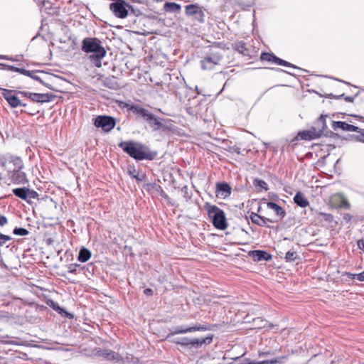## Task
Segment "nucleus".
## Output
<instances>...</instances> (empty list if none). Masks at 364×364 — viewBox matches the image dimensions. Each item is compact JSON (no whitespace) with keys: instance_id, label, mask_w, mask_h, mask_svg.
<instances>
[{"instance_id":"obj_29","label":"nucleus","mask_w":364,"mask_h":364,"mask_svg":"<svg viewBox=\"0 0 364 364\" xmlns=\"http://www.w3.org/2000/svg\"><path fill=\"white\" fill-rule=\"evenodd\" d=\"M128 173L134 178H135L137 181H142L144 179V175L143 174H139L136 173L135 168H129L128 169Z\"/></svg>"},{"instance_id":"obj_42","label":"nucleus","mask_w":364,"mask_h":364,"mask_svg":"<svg viewBox=\"0 0 364 364\" xmlns=\"http://www.w3.org/2000/svg\"><path fill=\"white\" fill-rule=\"evenodd\" d=\"M7 223H8L7 218L4 215H0V225L3 226V225H6Z\"/></svg>"},{"instance_id":"obj_31","label":"nucleus","mask_w":364,"mask_h":364,"mask_svg":"<svg viewBox=\"0 0 364 364\" xmlns=\"http://www.w3.org/2000/svg\"><path fill=\"white\" fill-rule=\"evenodd\" d=\"M254 185L255 186H257V187H259L260 188L262 189H264V191H267L268 190V185L267 183L263 181V180H261V179H255L254 181Z\"/></svg>"},{"instance_id":"obj_25","label":"nucleus","mask_w":364,"mask_h":364,"mask_svg":"<svg viewBox=\"0 0 364 364\" xmlns=\"http://www.w3.org/2000/svg\"><path fill=\"white\" fill-rule=\"evenodd\" d=\"M339 201V207L344 209L350 208V203L342 193H338L335 196Z\"/></svg>"},{"instance_id":"obj_35","label":"nucleus","mask_w":364,"mask_h":364,"mask_svg":"<svg viewBox=\"0 0 364 364\" xmlns=\"http://www.w3.org/2000/svg\"><path fill=\"white\" fill-rule=\"evenodd\" d=\"M50 306H51L54 310H55L56 311H58L60 314H63V313H66L63 309H61L59 305L51 301H50Z\"/></svg>"},{"instance_id":"obj_4","label":"nucleus","mask_w":364,"mask_h":364,"mask_svg":"<svg viewBox=\"0 0 364 364\" xmlns=\"http://www.w3.org/2000/svg\"><path fill=\"white\" fill-rule=\"evenodd\" d=\"M223 50L219 46H213L209 48L208 53L200 60V65L203 70H212L218 65L223 58Z\"/></svg>"},{"instance_id":"obj_40","label":"nucleus","mask_w":364,"mask_h":364,"mask_svg":"<svg viewBox=\"0 0 364 364\" xmlns=\"http://www.w3.org/2000/svg\"><path fill=\"white\" fill-rule=\"evenodd\" d=\"M196 16V18L200 22L204 21V13L200 9V13H197Z\"/></svg>"},{"instance_id":"obj_5","label":"nucleus","mask_w":364,"mask_h":364,"mask_svg":"<svg viewBox=\"0 0 364 364\" xmlns=\"http://www.w3.org/2000/svg\"><path fill=\"white\" fill-rule=\"evenodd\" d=\"M316 124L321 125V128L316 129V127H311L308 130L299 132L297 134V137L303 140H312L320 137L326 127L324 117L321 116L317 120Z\"/></svg>"},{"instance_id":"obj_28","label":"nucleus","mask_w":364,"mask_h":364,"mask_svg":"<svg viewBox=\"0 0 364 364\" xmlns=\"http://www.w3.org/2000/svg\"><path fill=\"white\" fill-rule=\"evenodd\" d=\"M19 73L42 82L40 77L36 75L33 71L27 70L26 69L22 68L21 70H19Z\"/></svg>"},{"instance_id":"obj_39","label":"nucleus","mask_w":364,"mask_h":364,"mask_svg":"<svg viewBox=\"0 0 364 364\" xmlns=\"http://www.w3.org/2000/svg\"><path fill=\"white\" fill-rule=\"evenodd\" d=\"M79 267V264H70L68 266V272L70 273H75L77 271V268Z\"/></svg>"},{"instance_id":"obj_24","label":"nucleus","mask_w":364,"mask_h":364,"mask_svg":"<svg viewBox=\"0 0 364 364\" xmlns=\"http://www.w3.org/2000/svg\"><path fill=\"white\" fill-rule=\"evenodd\" d=\"M185 12L187 16H194L200 13V7L198 4H190L185 7Z\"/></svg>"},{"instance_id":"obj_30","label":"nucleus","mask_w":364,"mask_h":364,"mask_svg":"<svg viewBox=\"0 0 364 364\" xmlns=\"http://www.w3.org/2000/svg\"><path fill=\"white\" fill-rule=\"evenodd\" d=\"M102 355L107 360H112L118 358V354L114 351H105L102 353Z\"/></svg>"},{"instance_id":"obj_22","label":"nucleus","mask_w":364,"mask_h":364,"mask_svg":"<svg viewBox=\"0 0 364 364\" xmlns=\"http://www.w3.org/2000/svg\"><path fill=\"white\" fill-rule=\"evenodd\" d=\"M267 206L269 209L273 210L275 212L276 215L279 216L280 218H283L286 215V213L282 209V208L275 203L268 202L267 203Z\"/></svg>"},{"instance_id":"obj_23","label":"nucleus","mask_w":364,"mask_h":364,"mask_svg":"<svg viewBox=\"0 0 364 364\" xmlns=\"http://www.w3.org/2000/svg\"><path fill=\"white\" fill-rule=\"evenodd\" d=\"M91 255L92 253L88 249L82 247L79 252L77 259L81 262H86L90 259Z\"/></svg>"},{"instance_id":"obj_49","label":"nucleus","mask_w":364,"mask_h":364,"mask_svg":"<svg viewBox=\"0 0 364 364\" xmlns=\"http://www.w3.org/2000/svg\"><path fill=\"white\" fill-rule=\"evenodd\" d=\"M0 59L11 60V58H9L8 56H6V55H0Z\"/></svg>"},{"instance_id":"obj_45","label":"nucleus","mask_w":364,"mask_h":364,"mask_svg":"<svg viewBox=\"0 0 364 364\" xmlns=\"http://www.w3.org/2000/svg\"><path fill=\"white\" fill-rule=\"evenodd\" d=\"M9 69L12 71L18 72L19 73V70H21L22 68H18L12 65H9Z\"/></svg>"},{"instance_id":"obj_44","label":"nucleus","mask_w":364,"mask_h":364,"mask_svg":"<svg viewBox=\"0 0 364 364\" xmlns=\"http://www.w3.org/2000/svg\"><path fill=\"white\" fill-rule=\"evenodd\" d=\"M355 277L359 281H364V271L360 274H356Z\"/></svg>"},{"instance_id":"obj_10","label":"nucleus","mask_w":364,"mask_h":364,"mask_svg":"<svg viewBox=\"0 0 364 364\" xmlns=\"http://www.w3.org/2000/svg\"><path fill=\"white\" fill-rule=\"evenodd\" d=\"M126 4L124 1L112 3L109 5L110 10L117 18H124L127 16L128 11L125 7Z\"/></svg>"},{"instance_id":"obj_17","label":"nucleus","mask_w":364,"mask_h":364,"mask_svg":"<svg viewBox=\"0 0 364 364\" xmlns=\"http://www.w3.org/2000/svg\"><path fill=\"white\" fill-rule=\"evenodd\" d=\"M207 330L206 327H204L203 326H199L197 327H189V328H181V327H177L175 328V330L169 335H168V338H169L171 335L175 334H182V333H186L188 332H193L196 331H205Z\"/></svg>"},{"instance_id":"obj_43","label":"nucleus","mask_w":364,"mask_h":364,"mask_svg":"<svg viewBox=\"0 0 364 364\" xmlns=\"http://www.w3.org/2000/svg\"><path fill=\"white\" fill-rule=\"evenodd\" d=\"M17 95H20L22 97H25L29 99V95H31V92H23V91H18L16 92Z\"/></svg>"},{"instance_id":"obj_20","label":"nucleus","mask_w":364,"mask_h":364,"mask_svg":"<svg viewBox=\"0 0 364 364\" xmlns=\"http://www.w3.org/2000/svg\"><path fill=\"white\" fill-rule=\"evenodd\" d=\"M250 218L253 223L258 225L259 226H264L267 224V221L271 222V223L273 222L272 220H271L268 218H266L264 217L260 216L259 215H258L255 213H251Z\"/></svg>"},{"instance_id":"obj_1","label":"nucleus","mask_w":364,"mask_h":364,"mask_svg":"<svg viewBox=\"0 0 364 364\" xmlns=\"http://www.w3.org/2000/svg\"><path fill=\"white\" fill-rule=\"evenodd\" d=\"M81 49L86 53H92L89 58L97 68L102 67V59L105 57L107 51L100 40L97 38H85L82 41Z\"/></svg>"},{"instance_id":"obj_7","label":"nucleus","mask_w":364,"mask_h":364,"mask_svg":"<svg viewBox=\"0 0 364 364\" xmlns=\"http://www.w3.org/2000/svg\"><path fill=\"white\" fill-rule=\"evenodd\" d=\"M115 119L109 116L100 115L94 119V125L104 132H110L115 126Z\"/></svg>"},{"instance_id":"obj_34","label":"nucleus","mask_w":364,"mask_h":364,"mask_svg":"<svg viewBox=\"0 0 364 364\" xmlns=\"http://www.w3.org/2000/svg\"><path fill=\"white\" fill-rule=\"evenodd\" d=\"M14 234H15L16 235L25 236V235H28V231L26 229L23 228H16L14 230Z\"/></svg>"},{"instance_id":"obj_47","label":"nucleus","mask_w":364,"mask_h":364,"mask_svg":"<svg viewBox=\"0 0 364 364\" xmlns=\"http://www.w3.org/2000/svg\"><path fill=\"white\" fill-rule=\"evenodd\" d=\"M345 100L348 102H353L354 100V97H346Z\"/></svg>"},{"instance_id":"obj_13","label":"nucleus","mask_w":364,"mask_h":364,"mask_svg":"<svg viewBox=\"0 0 364 364\" xmlns=\"http://www.w3.org/2000/svg\"><path fill=\"white\" fill-rule=\"evenodd\" d=\"M260 59L262 60L272 62V63H276L277 65H280L292 67L294 68H296L295 66L291 65L290 63L287 62L282 59H280V58H277V56H275L274 55H273L272 53H262V55L260 56Z\"/></svg>"},{"instance_id":"obj_3","label":"nucleus","mask_w":364,"mask_h":364,"mask_svg":"<svg viewBox=\"0 0 364 364\" xmlns=\"http://www.w3.org/2000/svg\"><path fill=\"white\" fill-rule=\"evenodd\" d=\"M205 209L208 212V216L211 218L213 225L219 230H225L228 227V223L224 211L215 205L209 203L205 204Z\"/></svg>"},{"instance_id":"obj_14","label":"nucleus","mask_w":364,"mask_h":364,"mask_svg":"<svg viewBox=\"0 0 364 364\" xmlns=\"http://www.w3.org/2000/svg\"><path fill=\"white\" fill-rule=\"evenodd\" d=\"M12 182L15 184H25L28 183V179L25 172L19 170H14L11 176Z\"/></svg>"},{"instance_id":"obj_52","label":"nucleus","mask_w":364,"mask_h":364,"mask_svg":"<svg viewBox=\"0 0 364 364\" xmlns=\"http://www.w3.org/2000/svg\"><path fill=\"white\" fill-rule=\"evenodd\" d=\"M360 141L364 142V134L362 136V139H360Z\"/></svg>"},{"instance_id":"obj_48","label":"nucleus","mask_w":364,"mask_h":364,"mask_svg":"<svg viewBox=\"0 0 364 364\" xmlns=\"http://www.w3.org/2000/svg\"><path fill=\"white\" fill-rule=\"evenodd\" d=\"M343 96H344V95H343V94H341V95H338V96H335V95H332V94H331V95H330V97H331V98H335V99H339V98H341V97H343Z\"/></svg>"},{"instance_id":"obj_41","label":"nucleus","mask_w":364,"mask_h":364,"mask_svg":"<svg viewBox=\"0 0 364 364\" xmlns=\"http://www.w3.org/2000/svg\"><path fill=\"white\" fill-rule=\"evenodd\" d=\"M255 322H258V323L257 324V328H262V327H265L266 321H263L262 319H261L259 318L255 319Z\"/></svg>"},{"instance_id":"obj_15","label":"nucleus","mask_w":364,"mask_h":364,"mask_svg":"<svg viewBox=\"0 0 364 364\" xmlns=\"http://www.w3.org/2000/svg\"><path fill=\"white\" fill-rule=\"evenodd\" d=\"M332 127L333 129H341L347 132H360V129L354 125L348 124L345 122H333Z\"/></svg>"},{"instance_id":"obj_46","label":"nucleus","mask_w":364,"mask_h":364,"mask_svg":"<svg viewBox=\"0 0 364 364\" xmlns=\"http://www.w3.org/2000/svg\"><path fill=\"white\" fill-rule=\"evenodd\" d=\"M144 293L146 295H152L153 294V290L151 289L147 288V289H144Z\"/></svg>"},{"instance_id":"obj_36","label":"nucleus","mask_w":364,"mask_h":364,"mask_svg":"<svg viewBox=\"0 0 364 364\" xmlns=\"http://www.w3.org/2000/svg\"><path fill=\"white\" fill-rule=\"evenodd\" d=\"M318 216L322 217L326 221L331 223L333 220V215L328 213H319Z\"/></svg>"},{"instance_id":"obj_6","label":"nucleus","mask_w":364,"mask_h":364,"mask_svg":"<svg viewBox=\"0 0 364 364\" xmlns=\"http://www.w3.org/2000/svg\"><path fill=\"white\" fill-rule=\"evenodd\" d=\"M213 340V336H207V337H201V338H183L181 341H176V343L182 346H191L193 348H200L203 345H208L211 343Z\"/></svg>"},{"instance_id":"obj_18","label":"nucleus","mask_w":364,"mask_h":364,"mask_svg":"<svg viewBox=\"0 0 364 364\" xmlns=\"http://www.w3.org/2000/svg\"><path fill=\"white\" fill-rule=\"evenodd\" d=\"M146 121L149 124V125L154 131H157L163 127V124L161 121V119L155 117V115L152 113H151L150 117L148 118V120Z\"/></svg>"},{"instance_id":"obj_51","label":"nucleus","mask_w":364,"mask_h":364,"mask_svg":"<svg viewBox=\"0 0 364 364\" xmlns=\"http://www.w3.org/2000/svg\"><path fill=\"white\" fill-rule=\"evenodd\" d=\"M360 247L364 251V241H362V246Z\"/></svg>"},{"instance_id":"obj_12","label":"nucleus","mask_w":364,"mask_h":364,"mask_svg":"<svg viewBox=\"0 0 364 364\" xmlns=\"http://www.w3.org/2000/svg\"><path fill=\"white\" fill-rule=\"evenodd\" d=\"M215 188V194L218 198L225 199L231 194L232 188L227 183H218Z\"/></svg>"},{"instance_id":"obj_8","label":"nucleus","mask_w":364,"mask_h":364,"mask_svg":"<svg viewBox=\"0 0 364 364\" xmlns=\"http://www.w3.org/2000/svg\"><path fill=\"white\" fill-rule=\"evenodd\" d=\"M12 193L18 198L26 201L28 203H31L32 199H38V193L32 189L26 187L17 188L12 190Z\"/></svg>"},{"instance_id":"obj_19","label":"nucleus","mask_w":364,"mask_h":364,"mask_svg":"<svg viewBox=\"0 0 364 364\" xmlns=\"http://www.w3.org/2000/svg\"><path fill=\"white\" fill-rule=\"evenodd\" d=\"M294 203L301 208H306L309 205V202L305 195L301 192H298L294 197Z\"/></svg>"},{"instance_id":"obj_38","label":"nucleus","mask_w":364,"mask_h":364,"mask_svg":"<svg viewBox=\"0 0 364 364\" xmlns=\"http://www.w3.org/2000/svg\"><path fill=\"white\" fill-rule=\"evenodd\" d=\"M11 239V237L10 236L1 234L0 232V240H1L0 241V246L4 245L6 241L10 240Z\"/></svg>"},{"instance_id":"obj_50","label":"nucleus","mask_w":364,"mask_h":364,"mask_svg":"<svg viewBox=\"0 0 364 364\" xmlns=\"http://www.w3.org/2000/svg\"><path fill=\"white\" fill-rule=\"evenodd\" d=\"M184 188L186 189L184 197L186 198V200H188L190 198V197L187 196V191H186L187 188L185 187Z\"/></svg>"},{"instance_id":"obj_16","label":"nucleus","mask_w":364,"mask_h":364,"mask_svg":"<svg viewBox=\"0 0 364 364\" xmlns=\"http://www.w3.org/2000/svg\"><path fill=\"white\" fill-rule=\"evenodd\" d=\"M250 256L252 257L254 261H268L272 258L271 255L265 251L262 250H254L250 252Z\"/></svg>"},{"instance_id":"obj_26","label":"nucleus","mask_w":364,"mask_h":364,"mask_svg":"<svg viewBox=\"0 0 364 364\" xmlns=\"http://www.w3.org/2000/svg\"><path fill=\"white\" fill-rule=\"evenodd\" d=\"M164 9L168 12H178L181 10V6L176 3L167 2L164 4Z\"/></svg>"},{"instance_id":"obj_2","label":"nucleus","mask_w":364,"mask_h":364,"mask_svg":"<svg viewBox=\"0 0 364 364\" xmlns=\"http://www.w3.org/2000/svg\"><path fill=\"white\" fill-rule=\"evenodd\" d=\"M119 146L136 160L151 159V154L146 146L132 141H122Z\"/></svg>"},{"instance_id":"obj_27","label":"nucleus","mask_w":364,"mask_h":364,"mask_svg":"<svg viewBox=\"0 0 364 364\" xmlns=\"http://www.w3.org/2000/svg\"><path fill=\"white\" fill-rule=\"evenodd\" d=\"M233 48L238 51L239 53L243 54V55H247V48H246V45L244 42L242 41H238V42H235L233 45Z\"/></svg>"},{"instance_id":"obj_33","label":"nucleus","mask_w":364,"mask_h":364,"mask_svg":"<svg viewBox=\"0 0 364 364\" xmlns=\"http://www.w3.org/2000/svg\"><path fill=\"white\" fill-rule=\"evenodd\" d=\"M297 257V254L294 251H289L286 253L285 259L287 262H293Z\"/></svg>"},{"instance_id":"obj_11","label":"nucleus","mask_w":364,"mask_h":364,"mask_svg":"<svg viewBox=\"0 0 364 364\" xmlns=\"http://www.w3.org/2000/svg\"><path fill=\"white\" fill-rule=\"evenodd\" d=\"M125 107L128 110L132 111L137 117L143 118L145 121L150 117L151 112L139 105L126 104Z\"/></svg>"},{"instance_id":"obj_53","label":"nucleus","mask_w":364,"mask_h":364,"mask_svg":"<svg viewBox=\"0 0 364 364\" xmlns=\"http://www.w3.org/2000/svg\"><path fill=\"white\" fill-rule=\"evenodd\" d=\"M164 198H165L166 199H168V196H164Z\"/></svg>"},{"instance_id":"obj_37","label":"nucleus","mask_w":364,"mask_h":364,"mask_svg":"<svg viewBox=\"0 0 364 364\" xmlns=\"http://www.w3.org/2000/svg\"><path fill=\"white\" fill-rule=\"evenodd\" d=\"M277 363L276 359L266 360L260 362H251L249 364H275Z\"/></svg>"},{"instance_id":"obj_9","label":"nucleus","mask_w":364,"mask_h":364,"mask_svg":"<svg viewBox=\"0 0 364 364\" xmlns=\"http://www.w3.org/2000/svg\"><path fill=\"white\" fill-rule=\"evenodd\" d=\"M16 91L11 90H6L3 89L2 90V95L4 97V99L8 102L9 105L13 107L16 108L19 106L26 107V104L23 103L21 100L18 98L16 94Z\"/></svg>"},{"instance_id":"obj_32","label":"nucleus","mask_w":364,"mask_h":364,"mask_svg":"<svg viewBox=\"0 0 364 364\" xmlns=\"http://www.w3.org/2000/svg\"><path fill=\"white\" fill-rule=\"evenodd\" d=\"M14 170H19L21 171L23 167V164L22 160L18 157L14 158Z\"/></svg>"},{"instance_id":"obj_21","label":"nucleus","mask_w":364,"mask_h":364,"mask_svg":"<svg viewBox=\"0 0 364 364\" xmlns=\"http://www.w3.org/2000/svg\"><path fill=\"white\" fill-rule=\"evenodd\" d=\"M29 100L36 102H46L50 100V97L48 94L31 92V95H29Z\"/></svg>"}]
</instances>
